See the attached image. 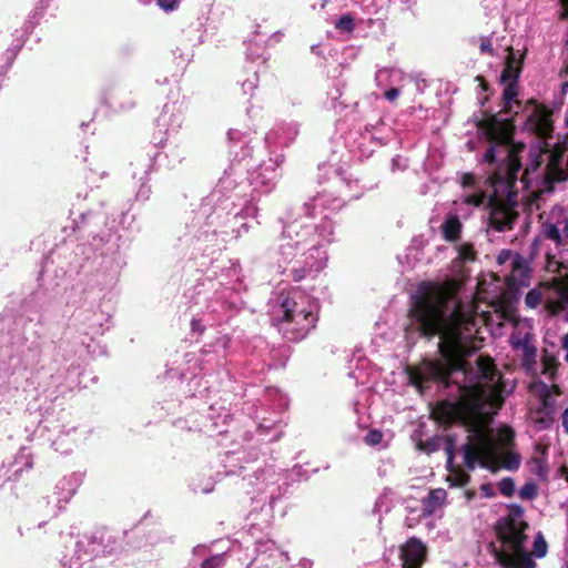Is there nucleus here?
<instances>
[{
  "label": "nucleus",
  "mask_w": 568,
  "mask_h": 568,
  "mask_svg": "<svg viewBox=\"0 0 568 568\" xmlns=\"http://www.w3.org/2000/svg\"><path fill=\"white\" fill-rule=\"evenodd\" d=\"M408 316L418 324L422 336H440L438 351L440 359H423L420 366L408 368L412 385L422 387L434 381L447 383L453 371L466 369L465 358L483 346L478 323H484V314L478 315L470 305L455 301L452 292L437 283L422 282L412 296Z\"/></svg>",
  "instance_id": "nucleus-1"
},
{
  "label": "nucleus",
  "mask_w": 568,
  "mask_h": 568,
  "mask_svg": "<svg viewBox=\"0 0 568 568\" xmlns=\"http://www.w3.org/2000/svg\"><path fill=\"white\" fill-rule=\"evenodd\" d=\"M438 413L444 422H460L469 432L462 446L463 465L455 464L454 442L446 439L447 481L450 486H466L470 480L468 471L474 470L477 465L496 473L497 430L493 424L497 414V384L491 386L489 395L481 386H473L458 403H443Z\"/></svg>",
  "instance_id": "nucleus-2"
},
{
  "label": "nucleus",
  "mask_w": 568,
  "mask_h": 568,
  "mask_svg": "<svg viewBox=\"0 0 568 568\" xmlns=\"http://www.w3.org/2000/svg\"><path fill=\"white\" fill-rule=\"evenodd\" d=\"M514 125L508 119H499V232L504 230L513 217V213L504 209L501 193H507V204L517 203L515 185L521 172L520 154L525 144L513 139Z\"/></svg>",
  "instance_id": "nucleus-3"
},
{
  "label": "nucleus",
  "mask_w": 568,
  "mask_h": 568,
  "mask_svg": "<svg viewBox=\"0 0 568 568\" xmlns=\"http://www.w3.org/2000/svg\"><path fill=\"white\" fill-rule=\"evenodd\" d=\"M504 524L499 523V566L504 568H535L536 564L524 548L527 524L523 519L524 510L518 505L507 507Z\"/></svg>",
  "instance_id": "nucleus-4"
},
{
  "label": "nucleus",
  "mask_w": 568,
  "mask_h": 568,
  "mask_svg": "<svg viewBox=\"0 0 568 568\" xmlns=\"http://www.w3.org/2000/svg\"><path fill=\"white\" fill-rule=\"evenodd\" d=\"M525 58L524 48L519 45H507L504 49L503 71L499 75V84H504L503 110L507 114H517L521 110V103L517 99L519 87L518 79L521 73Z\"/></svg>",
  "instance_id": "nucleus-5"
},
{
  "label": "nucleus",
  "mask_w": 568,
  "mask_h": 568,
  "mask_svg": "<svg viewBox=\"0 0 568 568\" xmlns=\"http://www.w3.org/2000/svg\"><path fill=\"white\" fill-rule=\"evenodd\" d=\"M298 306V302L287 296L280 305L281 316L274 318L284 336L293 342L304 338L317 322V315L312 310Z\"/></svg>",
  "instance_id": "nucleus-6"
},
{
  "label": "nucleus",
  "mask_w": 568,
  "mask_h": 568,
  "mask_svg": "<svg viewBox=\"0 0 568 568\" xmlns=\"http://www.w3.org/2000/svg\"><path fill=\"white\" fill-rule=\"evenodd\" d=\"M525 303L530 308L544 304L550 314L562 316V318L568 322L567 283L560 281L544 283L526 295Z\"/></svg>",
  "instance_id": "nucleus-7"
},
{
  "label": "nucleus",
  "mask_w": 568,
  "mask_h": 568,
  "mask_svg": "<svg viewBox=\"0 0 568 568\" xmlns=\"http://www.w3.org/2000/svg\"><path fill=\"white\" fill-rule=\"evenodd\" d=\"M552 146V151L544 153V160L541 161L546 164L538 176H535V173L540 168L539 163L528 166L523 172L519 181L523 187H528L532 180L539 176H542L547 183L568 180V160L566 161L564 158L565 150L561 145L554 144Z\"/></svg>",
  "instance_id": "nucleus-8"
},
{
  "label": "nucleus",
  "mask_w": 568,
  "mask_h": 568,
  "mask_svg": "<svg viewBox=\"0 0 568 568\" xmlns=\"http://www.w3.org/2000/svg\"><path fill=\"white\" fill-rule=\"evenodd\" d=\"M499 264L509 268V273L505 275L507 290L504 294H499L504 304L506 301L516 298L519 288L529 284L530 268L523 256L509 251L499 253Z\"/></svg>",
  "instance_id": "nucleus-9"
},
{
  "label": "nucleus",
  "mask_w": 568,
  "mask_h": 568,
  "mask_svg": "<svg viewBox=\"0 0 568 568\" xmlns=\"http://www.w3.org/2000/svg\"><path fill=\"white\" fill-rule=\"evenodd\" d=\"M503 320L508 321L515 327V332L511 333L509 339L513 347L523 351L526 362L534 359L536 356V347L530 345L529 333L526 331V325L521 324L513 312H508L504 308L501 297H499V329L505 326Z\"/></svg>",
  "instance_id": "nucleus-10"
},
{
  "label": "nucleus",
  "mask_w": 568,
  "mask_h": 568,
  "mask_svg": "<svg viewBox=\"0 0 568 568\" xmlns=\"http://www.w3.org/2000/svg\"><path fill=\"white\" fill-rule=\"evenodd\" d=\"M480 180H483V185L485 187H490L491 193L488 196L487 209L488 213V226L491 230H497V166H495L489 173L487 178L478 176L476 178L473 173H465L462 176V185L463 187H480Z\"/></svg>",
  "instance_id": "nucleus-11"
},
{
  "label": "nucleus",
  "mask_w": 568,
  "mask_h": 568,
  "mask_svg": "<svg viewBox=\"0 0 568 568\" xmlns=\"http://www.w3.org/2000/svg\"><path fill=\"white\" fill-rule=\"evenodd\" d=\"M520 465L521 455L516 449L514 429L499 424V469L515 471Z\"/></svg>",
  "instance_id": "nucleus-12"
},
{
  "label": "nucleus",
  "mask_w": 568,
  "mask_h": 568,
  "mask_svg": "<svg viewBox=\"0 0 568 568\" xmlns=\"http://www.w3.org/2000/svg\"><path fill=\"white\" fill-rule=\"evenodd\" d=\"M478 131L490 143L483 156V162L494 164L497 160V114L483 112V116L477 121Z\"/></svg>",
  "instance_id": "nucleus-13"
},
{
  "label": "nucleus",
  "mask_w": 568,
  "mask_h": 568,
  "mask_svg": "<svg viewBox=\"0 0 568 568\" xmlns=\"http://www.w3.org/2000/svg\"><path fill=\"white\" fill-rule=\"evenodd\" d=\"M534 389L539 393L540 405L532 413V419L536 424H539L541 428H547L552 420L555 399L550 395V387L547 384L539 383L534 386Z\"/></svg>",
  "instance_id": "nucleus-14"
},
{
  "label": "nucleus",
  "mask_w": 568,
  "mask_h": 568,
  "mask_svg": "<svg viewBox=\"0 0 568 568\" xmlns=\"http://www.w3.org/2000/svg\"><path fill=\"white\" fill-rule=\"evenodd\" d=\"M427 557L426 546L416 537L409 538L400 546L403 568H422Z\"/></svg>",
  "instance_id": "nucleus-15"
},
{
  "label": "nucleus",
  "mask_w": 568,
  "mask_h": 568,
  "mask_svg": "<svg viewBox=\"0 0 568 568\" xmlns=\"http://www.w3.org/2000/svg\"><path fill=\"white\" fill-rule=\"evenodd\" d=\"M547 450V445L540 443L537 444L535 446L534 455L529 460L531 473H534L539 478H545L548 474Z\"/></svg>",
  "instance_id": "nucleus-16"
},
{
  "label": "nucleus",
  "mask_w": 568,
  "mask_h": 568,
  "mask_svg": "<svg viewBox=\"0 0 568 568\" xmlns=\"http://www.w3.org/2000/svg\"><path fill=\"white\" fill-rule=\"evenodd\" d=\"M534 126H535V131L538 136H540L541 139H545V140H548L550 138V133L552 131V122L548 114L538 115L535 121ZM550 146H551V144L548 143L547 141H545V150L541 155L542 158H544V153L546 151H550L549 150Z\"/></svg>",
  "instance_id": "nucleus-17"
},
{
  "label": "nucleus",
  "mask_w": 568,
  "mask_h": 568,
  "mask_svg": "<svg viewBox=\"0 0 568 568\" xmlns=\"http://www.w3.org/2000/svg\"><path fill=\"white\" fill-rule=\"evenodd\" d=\"M462 222L458 216H449L442 225L443 236L448 242H456L460 237Z\"/></svg>",
  "instance_id": "nucleus-18"
},
{
  "label": "nucleus",
  "mask_w": 568,
  "mask_h": 568,
  "mask_svg": "<svg viewBox=\"0 0 568 568\" xmlns=\"http://www.w3.org/2000/svg\"><path fill=\"white\" fill-rule=\"evenodd\" d=\"M447 497L446 490L443 488L432 489L424 499V511L427 515L434 514V511L439 508Z\"/></svg>",
  "instance_id": "nucleus-19"
},
{
  "label": "nucleus",
  "mask_w": 568,
  "mask_h": 568,
  "mask_svg": "<svg viewBox=\"0 0 568 568\" xmlns=\"http://www.w3.org/2000/svg\"><path fill=\"white\" fill-rule=\"evenodd\" d=\"M478 369L483 377L491 378L496 372V365L490 357L479 356L477 359Z\"/></svg>",
  "instance_id": "nucleus-20"
},
{
  "label": "nucleus",
  "mask_w": 568,
  "mask_h": 568,
  "mask_svg": "<svg viewBox=\"0 0 568 568\" xmlns=\"http://www.w3.org/2000/svg\"><path fill=\"white\" fill-rule=\"evenodd\" d=\"M442 440L443 438L440 436H434L425 442L419 440L417 448L426 454H432L439 449Z\"/></svg>",
  "instance_id": "nucleus-21"
},
{
  "label": "nucleus",
  "mask_w": 568,
  "mask_h": 568,
  "mask_svg": "<svg viewBox=\"0 0 568 568\" xmlns=\"http://www.w3.org/2000/svg\"><path fill=\"white\" fill-rule=\"evenodd\" d=\"M486 200L488 201L486 190L480 186L476 189L474 194L467 195L464 199V203L467 205L480 206L485 204Z\"/></svg>",
  "instance_id": "nucleus-22"
},
{
  "label": "nucleus",
  "mask_w": 568,
  "mask_h": 568,
  "mask_svg": "<svg viewBox=\"0 0 568 568\" xmlns=\"http://www.w3.org/2000/svg\"><path fill=\"white\" fill-rule=\"evenodd\" d=\"M538 495V487L535 483L528 481L519 489V497L525 500H532Z\"/></svg>",
  "instance_id": "nucleus-23"
},
{
  "label": "nucleus",
  "mask_w": 568,
  "mask_h": 568,
  "mask_svg": "<svg viewBox=\"0 0 568 568\" xmlns=\"http://www.w3.org/2000/svg\"><path fill=\"white\" fill-rule=\"evenodd\" d=\"M335 28L342 31L352 32L355 28L354 19L351 14L342 16L336 22Z\"/></svg>",
  "instance_id": "nucleus-24"
},
{
  "label": "nucleus",
  "mask_w": 568,
  "mask_h": 568,
  "mask_svg": "<svg viewBox=\"0 0 568 568\" xmlns=\"http://www.w3.org/2000/svg\"><path fill=\"white\" fill-rule=\"evenodd\" d=\"M516 490V485L513 478L505 477L499 480V493L504 496L510 497Z\"/></svg>",
  "instance_id": "nucleus-25"
},
{
  "label": "nucleus",
  "mask_w": 568,
  "mask_h": 568,
  "mask_svg": "<svg viewBox=\"0 0 568 568\" xmlns=\"http://www.w3.org/2000/svg\"><path fill=\"white\" fill-rule=\"evenodd\" d=\"M458 257L459 260L466 262V261H474L475 260V251L473 248L471 244L465 243L459 246L458 250Z\"/></svg>",
  "instance_id": "nucleus-26"
},
{
  "label": "nucleus",
  "mask_w": 568,
  "mask_h": 568,
  "mask_svg": "<svg viewBox=\"0 0 568 568\" xmlns=\"http://www.w3.org/2000/svg\"><path fill=\"white\" fill-rule=\"evenodd\" d=\"M547 552V544L542 536L539 534L534 541V555L538 558H541Z\"/></svg>",
  "instance_id": "nucleus-27"
},
{
  "label": "nucleus",
  "mask_w": 568,
  "mask_h": 568,
  "mask_svg": "<svg viewBox=\"0 0 568 568\" xmlns=\"http://www.w3.org/2000/svg\"><path fill=\"white\" fill-rule=\"evenodd\" d=\"M383 440V433L378 429H371L366 436L364 437L365 444L369 446H375L381 444Z\"/></svg>",
  "instance_id": "nucleus-28"
},
{
  "label": "nucleus",
  "mask_w": 568,
  "mask_h": 568,
  "mask_svg": "<svg viewBox=\"0 0 568 568\" xmlns=\"http://www.w3.org/2000/svg\"><path fill=\"white\" fill-rule=\"evenodd\" d=\"M545 235H546L547 239H550V240H552V241H555L557 243L560 241V231L554 224L546 225V227H545Z\"/></svg>",
  "instance_id": "nucleus-29"
},
{
  "label": "nucleus",
  "mask_w": 568,
  "mask_h": 568,
  "mask_svg": "<svg viewBox=\"0 0 568 568\" xmlns=\"http://www.w3.org/2000/svg\"><path fill=\"white\" fill-rule=\"evenodd\" d=\"M221 564L222 559L219 556H212L202 562L201 568H219Z\"/></svg>",
  "instance_id": "nucleus-30"
},
{
  "label": "nucleus",
  "mask_w": 568,
  "mask_h": 568,
  "mask_svg": "<svg viewBox=\"0 0 568 568\" xmlns=\"http://www.w3.org/2000/svg\"><path fill=\"white\" fill-rule=\"evenodd\" d=\"M179 0H158V4L165 11H171L176 8Z\"/></svg>",
  "instance_id": "nucleus-31"
},
{
  "label": "nucleus",
  "mask_w": 568,
  "mask_h": 568,
  "mask_svg": "<svg viewBox=\"0 0 568 568\" xmlns=\"http://www.w3.org/2000/svg\"><path fill=\"white\" fill-rule=\"evenodd\" d=\"M291 274H292V278H293L294 282H301L306 276V270L303 268V267L293 268L291 271Z\"/></svg>",
  "instance_id": "nucleus-32"
},
{
  "label": "nucleus",
  "mask_w": 568,
  "mask_h": 568,
  "mask_svg": "<svg viewBox=\"0 0 568 568\" xmlns=\"http://www.w3.org/2000/svg\"><path fill=\"white\" fill-rule=\"evenodd\" d=\"M399 95V90L397 88H390L387 91H385L384 97L386 100L393 102L395 101Z\"/></svg>",
  "instance_id": "nucleus-33"
},
{
  "label": "nucleus",
  "mask_w": 568,
  "mask_h": 568,
  "mask_svg": "<svg viewBox=\"0 0 568 568\" xmlns=\"http://www.w3.org/2000/svg\"><path fill=\"white\" fill-rule=\"evenodd\" d=\"M479 48L481 53H493V45L489 39H481Z\"/></svg>",
  "instance_id": "nucleus-34"
},
{
  "label": "nucleus",
  "mask_w": 568,
  "mask_h": 568,
  "mask_svg": "<svg viewBox=\"0 0 568 568\" xmlns=\"http://www.w3.org/2000/svg\"><path fill=\"white\" fill-rule=\"evenodd\" d=\"M480 490L484 493L485 497L494 496L493 487L489 484L481 485Z\"/></svg>",
  "instance_id": "nucleus-35"
},
{
  "label": "nucleus",
  "mask_w": 568,
  "mask_h": 568,
  "mask_svg": "<svg viewBox=\"0 0 568 568\" xmlns=\"http://www.w3.org/2000/svg\"><path fill=\"white\" fill-rule=\"evenodd\" d=\"M487 549L491 554V556L494 557L495 561H497V547H496L495 542L494 541H489L488 545H487Z\"/></svg>",
  "instance_id": "nucleus-36"
},
{
  "label": "nucleus",
  "mask_w": 568,
  "mask_h": 568,
  "mask_svg": "<svg viewBox=\"0 0 568 568\" xmlns=\"http://www.w3.org/2000/svg\"><path fill=\"white\" fill-rule=\"evenodd\" d=\"M562 427L565 432L568 434V408H566L562 414Z\"/></svg>",
  "instance_id": "nucleus-37"
},
{
  "label": "nucleus",
  "mask_w": 568,
  "mask_h": 568,
  "mask_svg": "<svg viewBox=\"0 0 568 568\" xmlns=\"http://www.w3.org/2000/svg\"><path fill=\"white\" fill-rule=\"evenodd\" d=\"M504 379L501 377V375L499 374V382H498V385H499V408L501 407V403H503V386H504Z\"/></svg>",
  "instance_id": "nucleus-38"
},
{
  "label": "nucleus",
  "mask_w": 568,
  "mask_h": 568,
  "mask_svg": "<svg viewBox=\"0 0 568 568\" xmlns=\"http://www.w3.org/2000/svg\"><path fill=\"white\" fill-rule=\"evenodd\" d=\"M562 347L566 351V362L568 363V333L564 335L562 337Z\"/></svg>",
  "instance_id": "nucleus-39"
},
{
  "label": "nucleus",
  "mask_w": 568,
  "mask_h": 568,
  "mask_svg": "<svg viewBox=\"0 0 568 568\" xmlns=\"http://www.w3.org/2000/svg\"><path fill=\"white\" fill-rule=\"evenodd\" d=\"M476 80H477V81H479L480 87H481V89H483L484 91H487V90H488V83L486 82V80L484 79V77L478 75V77L476 78Z\"/></svg>",
  "instance_id": "nucleus-40"
},
{
  "label": "nucleus",
  "mask_w": 568,
  "mask_h": 568,
  "mask_svg": "<svg viewBox=\"0 0 568 568\" xmlns=\"http://www.w3.org/2000/svg\"><path fill=\"white\" fill-rule=\"evenodd\" d=\"M474 496H475V493H474V491H467V493H466V497H467V499H471Z\"/></svg>",
  "instance_id": "nucleus-41"
},
{
  "label": "nucleus",
  "mask_w": 568,
  "mask_h": 568,
  "mask_svg": "<svg viewBox=\"0 0 568 568\" xmlns=\"http://www.w3.org/2000/svg\"><path fill=\"white\" fill-rule=\"evenodd\" d=\"M564 7H568V0H562Z\"/></svg>",
  "instance_id": "nucleus-42"
},
{
  "label": "nucleus",
  "mask_w": 568,
  "mask_h": 568,
  "mask_svg": "<svg viewBox=\"0 0 568 568\" xmlns=\"http://www.w3.org/2000/svg\"><path fill=\"white\" fill-rule=\"evenodd\" d=\"M567 16H568V10L565 13H562V18H567Z\"/></svg>",
  "instance_id": "nucleus-43"
},
{
  "label": "nucleus",
  "mask_w": 568,
  "mask_h": 568,
  "mask_svg": "<svg viewBox=\"0 0 568 568\" xmlns=\"http://www.w3.org/2000/svg\"><path fill=\"white\" fill-rule=\"evenodd\" d=\"M491 306H493V307H496V306H497V303H496V302H491Z\"/></svg>",
  "instance_id": "nucleus-44"
},
{
  "label": "nucleus",
  "mask_w": 568,
  "mask_h": 568,
  "mask_svg": "<svg viewBox=\"0 0 568 568\" xmlns=\"http://www.w3.org/2000/svg\"><path fill=\"white\" fill-rule=\"evenodd\" d=\"M566 87H568V82L567 81L564 82V88H566Z\"/></svg>",
  "instance_id": "nucleus-45"
},
{
  "label": "nucleus",
  "mask_w": 568,
  "mask_h": 568,
  "mask_svg": "<svg viewBox=\"0 0 568 568\" xmlns=\"http://www.w3.org/2000/svg\"><path fill=\"white\" fill-rule=\"evenodd\" d=\"M566 479L568 480V474H567V476H566Z\"/></svg>",
  "instance_id": "nucleus-46"
}]
</instances>
